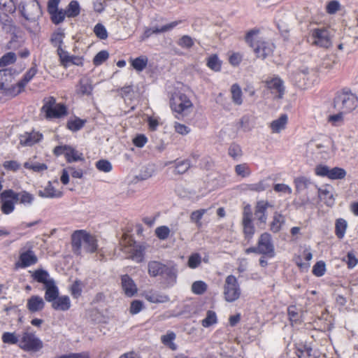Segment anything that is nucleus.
Wrapping results in <instances>:
<instances>
[{"instance_id": "1", "label": "nucleus", "mask_w": 358, "mask_h": 358, "mask_svg": "<svg viewBox=\"0 0 358 358\" xmlns=\"http://www.w3.org/2000/svg\"><path fill=\"white\" fill-rule=\"evenodd\" d=\"M245 41L253 49L258 58L264 59L273 52V45L264 40L257 29L249 31L245 36Z\"/></svg>"}, {"instance_id": "2", "label": "nucleus", "mask_w": 358, "mask_h": 358, "mask_svg": "<svg viewBox=\"0 0 358 358\" xmlns=\"http://www.w3.org/2000/svg\"><path fill=\"white\" fill-rule=\"evenodd\" d=\"M73 252L81 255L82 251L94 252L97 249V243L95 237L85 231H75L71 237Z\"/></svg>"}, {"instance_id": "3", "label": "nucleus", "mask_w": 358, "mask_h": 358, "mask_svg": "<svg viewBox=\"0 0 358 358\" xmlns=\"http://www.w3.org/2000/svg\"><path fill=\"white\" fill-rule=\"evenodd\" d=\"M242 292L237 278L233 275L226 277L223 285V297L227 302L232 303L238 300Z\"/></svg>"}, {"instance_id": "4", "label": "nucleus", "mask_w": 358, "mask_h": 358, "mask_svg": "<svg viewBox=\"0 0 358 358\" xmlns=\"http://www.w3.org/2000/svg\"><path fill=\"white\" fill-rule=\"evenodd\" d=\"M43 102L41 110L45 113L46 118H59L67 114L66 106L63 103H57L54 97H48Z\"/></svg>"}, {"instance_id": "5", "label": "nucleus", "mask_w": 358, "mask_h": 358, "mask_svg": "<svg viewBox=\"0 0 358 358\" xmlns=\"http://www.w3.org/2000/svg\"><path fill=\"white\" fill-rule=\"evenodd\" d=\"M357 97L354 94L343 92L335 98L334 107L342 113H348L357 108Z\"/></svg>"}, {"instance_id": "6", "label": "nucleus", "mask_w": 358, "mask_h": 358, "mask_svg": "<svg viewBox=\"0 0 358 358\" xmlns=\"http://www.w3.org/2000/svg\"><path fill=\"white\" fill-rule=\"evenodd\" d=\"M19 10L27 20L35 22L42 15L39 3L36 0H23L19 4Z\"/></svg>"}, {"instance_id": "7", "label": "nucleus", "mask_w": 358, "mask_h": 358, "mask_svg": "<svg viewBox=\"0 0 358 358\" xmlns=\"http://www.w3.org/2000/svg\"><path fill=\"white\" fill-rule=\"evenodd\" d=\"M43 347L42 341L34 334L23 332L20 338L19 348L26 352H36Z\"/></svg>"}, {"instance_id": "8", "label": "nucleus", "mask_w": 358, "mask_h": 358, "mask_svg": "<svg viewBox=\"0 0 358 358\" xmlns=\"http://www.w3.org/2000/svg\"><path fill=\"white\" fill-rule=\"evenodd\" d=\"M122 250L125 253L129 255L130 258L139 262L143 259V249L141 245H137L133 238L129 235H124L120 243Z\"/></svg>"}, {"instance_id": "9", "label": "nucleus", "mask_w": 358, "mask_h": 358, "mask_svg": "<svg viewBox=\"0 0 358 358\" xmlns=\"http://www.w3.org/2000/svg\"><path fill=\"white\" fill-rule=\"evenodd\" d=\"M310 40L312 45L317 47L328 48L331 45V36L329 29L325 28L313 29Z\"/></svg>"}, {"instance_id": "10", "label": "nucleus", "mask_w": 358, "mask_h": 358, "mask_svg": "<svg viewBox=\"0 0 358 358\" xmlns=\"http://www.w3.org/2000/svg\"><path fill=\"white\" fill-rule=\"evenodd\" d=\"M171 106L178 113H187L193 104L187 95L179 93L173 96Z\"/></svg>"}, {"instance_id": "11", "label": "nucleus", "mask_w": 358, "mask_h": 358, "mask_svg": "<svg viewBox=\"0 0 358 358\" xmlns=\"http://www.w3.org/2000/svg\"><path fill=\"white\" fill-rule=\"evenodd\" d=\"M13 75L8 69L0 70V90H3L5 94L10 96H15L18 94H14L16 91V84L13 85Z\"/></svg>"}, {"instance_id": "12", "label": "nucleus", "mask_w": 358, "mask_h": 358, "mask_svg": "<svg viewBox=\"0 0 358 358\" xmlns=\"http://www.w3.org/2000/svg\"><path fill=\"white\" fill-rule=\"evenodd\" d=\"M315 172L317 176L322 177H327L330 180H339L343 179L346 176L345 169L339 167H334L330 169L326 165L320 164L315 169Z\"/></svg>"}, {"instance_id": "13", "label": "nucleus", "mask_w": 358, "mask_h": 358, "mask_svg": "<svg viewBox=\"0 0 358 358\" xmlns=\"http://www.w3.org/2000/svg\"><path fill=\"white\" fill-rule=\"evenodd\" d=\"M54 153L56 155H64L68 162L84 161V157L82 152L76 150L69 145H59L54 149Z\"/></svg>"}, {"instance_id": "14", "label": "nucleus", "mask_w": 358, "mask_h": 358, "mask_svg": "<svg viewBox=\"0 0 358 358\" xmlns=\"http://www.w3.org/2000/svg\"><path fill=\"white\" fill-rule=\"evenodd\" d=\"M15 192L13 189H6L0 194L1 202V210L3 214H10L15 210Z\"/></svg>"}, {"instance_id": "15", "label": "nucleus", "mask_w": 358, "mask_h": 358, "mask_svg": "<svg viewBox=\"0 0 358 358\" xmlns=\"http://www.w3.org/2000/svg\"><path fill=\"white\" fill-rule=\"evenodd\" d=\"M308 147L310 151H316L318 154L327 155L335 150L334 141L329 138H325L322 141H311Z\"/></svg>"}, {"instance_id": "16", "label": "nucleus", "mask_w": 358, "mask_h": 358, "mask_svg": "<svg viewBox=\"0 0 358 358\" xmlns=\"http://www.w3.org/2000/svg\"><path fill=\"white\" fill-rule=\"evenodd\" d=\"M94 86L92 80L87 76L80 78L75 86V95L78 97L90 96L92 94Z\"/></svg>"}, {"instance_id": "17", "label": "nucleus", "mask_w": 358, "mask_h": 358, "mask_svg": "<svg viewBox=\"0 0 358 358\" xmlns=\"http://www.w3.org/2000/svg\"><path fill=\"white\" fill-rule=\"evenodd\" d=\"M257 252L270 257L274 256V246L271 241V236L268 233H264L260 236L258 241Z\"/></svg>"}, {"instance_id": "18", "label": "nucleus", "mask_w": 358, "mask_h": 358, "mask_svg": "<svg viewBox=\"0 0 358 358\" xmlns=\"http://www.w3.org/2000/svg\"><path fill=\"white\" fill-rule=\"evenodd\" d=\"M252 213L250 206L244 208L243 214L242 224L243 227V232L247 238H250L255 234V227L252 223Z\"/></svg>"}, {"instance_id": "19", "label": "nucleus", "mask_w": 358, "mask_h": 358, "mask_svg": "<svg viewBox=\"0 0 358 358\" xmlns=\"http://www.w3.org/2000/svg\"><path fill=\"white\" fill-rule=\"evenodd\" d=\"M318 196L321 201H323L327 206L331 207L335 203L334 188L328 185H324L318 189Z\"/></svg>"}, {"instance_id": "20", "label": "nucleus", "mask_w": 358, "mask_h": 358, "mask_svg": "<svg viewBox=\"0 0 358 358\" xmlns=\"http://www.w3.org/2000/svg\"><path fill=\"white\" fill-rule=\"evenodd\" d=\"M162 276L166 287H173L176 283L178 277L176 265H168Z\"/></svg>"}, {"instance_id": "21", "label": "nucleus", "mask_w": 358, "mask_h": 358, "mask_svg": "<svg viewBox=\"0 0 358 358\" xmlns=\"http://www.w3.org/2000/svg\"><path fill=\"white\" fill-rule=\"evenodd\" d=\"M121 287L124 294L128 297L134 296L138 291L136 283L128 275L121 277Z\"/></svg>"}, {"instance_id": "22", "label": "nucleus", "mask_w": 358, "mask_h": 358, "mask_svg": "<svg viewBox=\"0 0 358 358\" xmlns=\"http://www.w3.org/2000/svg\"><path fill=\"white\" fill-rule=\"evenodd\" d=\"M142 296L147 301L153 303H166L169 301V296L163 294L154 289L144 291L142 294Z\"/></svg>"}, {"instance_id": "23", "label": "nucleus", "mask_w": 358, "mask_h": 358, "mask_svg": "<svg viewBox=\"0 0 358 358\" xmlns=\"http://www.w3.org/2000/svg\"><path fill=\"white\" fill-rule=\"evenodd\" d=\"M37 257L31 250L23 252L20 255V260L16 263V266L25 268L37 262Z\"/></svg>"}, {"instance_id": "24", "label": "nucleus", "mask_w": 358, "mask_h": 358, "mask_svg": "<svg viewBox=\"0 0 358 358\" xmlns=\"http://www.w3.org/2000/svg\"><path fill=\"white\" fill-rule=\"evenodd\" d=\"M52 308L55 310L67 311L71 306V299L68 296H58L51 304Z\"/></svg>"}, {"instance_id": "25", "label": "nucleus", "mask_w": 358, "mask_h": 358, "mask_svg": "<svg viewBox=\"0 0 358 358\" xmlns=\"http://www.w3.org/2000/svg\"><path fill=\"white\" fill-rule=\"evenodd\" d=\"M44 307L45 301L40 296L34 295L27 300V308L31 313L41 311Z\"/></svg>"}, {"instance_id": "26", "label": "nucleus", "mask_w": 358, "mask_h": 358, "mask_svg": "<svg viewBox=\"0 0 358 358\" xmlns=\"http://www.w3.org/2000/svg\"><path fill=\"white\" fill-rule=\"evenodd\" d=\"M42 138V135L36 131L31 133L26 132L24 134L20 135V144L24 146H31L34 143L38 142Z\"/></svg>"}, {"instance_id": "27", "label": "nucleus", "mask_w": 358, "mask_h": 358, "mask_svg": "<svg viewBox=\"0 0 358 358\" xmlns=\"http://www.w3.org/2000/svg\"><path fill=\"white\" fill-rule=\"evenodd\" d=\"M266 85L268 89L271 90L272 92L278 93L279 98L282 97V94L284 92V86L282 81L278 77H274L268 78L266 80Z\"/></svg>"}, {"instance_id": "28", "label": "nucleus", "mask_w": 358, "mask_h": 358, "mask_svg": "<svg viewBox=\"0 0 358 358\" xmlns=\"http://www.w3.org/2000/svg\"><path fill=\"white\" fill-rule=\"evenodd\" d=\"M37 73V69L36 67H31L29 69L24 75L22 79L16 83V91H14V94H20L24 90L25 85L34 78Z\"/></svg>"}, {"instance_id": "29", "label": "nucleus", "mask_w": 358, "mask_h": 358, "mask_svg": "<svg viewBox=\"0 0 358 358\" xmlns=\"http://www.w3.org/2000/svg\"><path fill=\"white\" fill-rule=\"evenodd\" d=\"M167 264L158 261H151L148 264V272L151 277H157L163 275Z\"/></svg>"}, {"instance_id": "30", "label": "nucleus", "mask_w": 358, "mask_h": 358, "mask_svg": "<svg viewBox=\"0 0 358 358\" xmlns=\"http://www.w3.org/2000/svg\"><path fill=\"white\" fill-rule=\"evenodd\" d=\"M39 196L43 198H59L62 196L63 193L59 189H56L50 182H48V185L44 187L43 189L39 190L38 192Z\"/></svg>"}, {"instance_id": "31", "label": "nucleus", "mask_w": 358, "mask_h": 358, "mask_svg": "<svg viewBox=\"0 0 358 358\" xmlns=\"http://www.w3.org/2000/svg\"><path fill=\"white\" fill-rule=\"evenodd\" d=\"M288 122V117L286 114H282L278 119L270 123V128L272 133L278 134L286 128Z\"/></svg>"}, {"instance_id": "32", "label": "nucleus", "mask_w": 358, "mask_h": 358, "mask_svg": "<svg viewBox=\"0 0 358 358\" xmlns=\"http://www.w3.org/2000/svg\"><path fill=\"white\" fill-rule=\"evenodd\" d=\"M15 202L19 203L24 206H29L33 204L35 196L34 194L25 190L20 192H15Z\"/></svg>"}, {"instance_id": "33", "label": "nucleus", "mask_w": 358, "mask_h": 358, "mask_svg": "<svg viewBox=\"0 0 358 358\" xmlns=\"http://www.w3.org/2000/svg\"><path fill=\"white\" fill-rule=\"evenodd\" d=\"M269 206L268 202L261 201L257 202L255 207V215L257 219L262 224H265L266 222L267 216L266 215V210Z\"/></svg>"}, {"instance_id": "34", "label": "nucleus", "mask_w": 358, "mask_h": 358, "mask_svg": "<svg viewBox=\"0 0 358 358\" xmlns=\"http://www.w3.org/2000/svg\"><path fill=\"white\" fill-rule=\"evenodd\" d=\"M32 277L38 282L43 284L44 287L54 282V280L50 277L49 273L43 269L36 270L33 273Z\"/></svg>"}, {"instance_id": "35", "label": "nucleus", "mask_w": 358, "mask_h": 358, "mask_svg": "<svg viewBox=\"0 0 358 358\" xmlns=\"http://www.w3.org/2000/svg\"><path fill=\"white\" fill-rule=\"evenodd\" d=\"M129 62L136 71L141 72L147 67L148 58L145 55H141L134 59L130 58Z\"/></svg>"}, {"instance_id": "36", "label": "nucleus", "mask_w": 358, "mask_h": 358, "mask_svg": "<svg viewBox=\"0 0 358 358\" xmlns=\"http://www.w3.org/2000/svg\"><path fill=\"white\" fill-rule=\"evenodd\" d=\"M45 289V299L48 302H52L59 296V289L55 281L44 287Z\"/></svg>"}, {"instance_id": "37", "label": "nucleus", "mask_w": 358, "mask_h": 358, "mask_svg": "<svg viewBox=\"0 0 358 358\" xmlns=\"http://www.w3.org/2000/svg\"><path fill=\"white\" fill-rule=\"evenodd\" d=\"M230 91L233 103L238 106L241 105L243 103V93L239 85H232Z\"/></svg>"}, {"instance_id": "38", "label": "nucleus", "mask_w": 358, "mask_h": 358, "mask_svg": "<svg viewBox=\"0 0 358 358\" xmlns=\"http://www.w3.org/2000/svg\"><path fill=\"white\" fill-rule=\"evenodd\" d=\"M285 223V217L278 212H275L273 215V221L270 225V229L274 232L277 233L280 229L283 224Z\"/></svg>"}, {"instance_id": "39", "label": "nucleus", "mask_w": 358, "mask_h": 358, "mask_svg": "<svg viewBox=\"0 0 358 358\" xmlns=\"http://www.w3.org/2000/svg\"><path fill=\"white\" fill-rule=\"evenodd\" d=\"M176 338V334L169 331L165 335L161 336V341L164 345L169 346L172 350H176L177 345L173 343Z\"/></svg>"}, {"instance_id": "40", "label": "nucleus", "mask_w": 358, "mask_h": 358, "mask_svg": "<svg viewBox=\"0 0 358 358\" xmlns=\"http://www.w3.org/2000/svg\"><path fill=\"white\" fill-rule=\"evenodd\" d=\"M24 168H26L27 169H30V170L33 171L34 172H37V173L43 172L48 169L46 164H45L43 163H38L36 162H34L33 160H29V161L26 162L24 164Z\"/></svg>"}, {"instance_id": "41", "label": "nucleus", "mask_w": 358, "mask_h": 358, "mask_svg": "<svg viewBox=\"0 0 358 358\" xmlns=\"http://www.w3.org/2000/svg\"><path fill=\"white\" fill-rule=\"evenodd\" d=\"M217 322V317L215 312L208 310L206 317L202 320L201 324L203 327H209Z\"/></svg>"}, {"instance_id": "42", "label": "nucleus", "mask_w": 358, "mask_h": 358, "mask_svg": "<svg viewBox=\"0 0 358 358\" xmlns=\"http://www.w3.org/2000/svg\"><path fill=\"white\" fill-rule=\"evenodd\" d=\"M347 229V222L344 219L339 218L336 220L335 226V233L338 238H342L345 236Z\"/></svg>"}, {"instance_id": "43", "label": "nucleus", "mask_w": 358, "mask_h": 358, "mask_svg": "<svg viewBox=\"0 0 358 358\" xmlns=\"http://www.w3.org/2000/svg\"><path fill=\"white\" fill-rule=\"evenodd\" d=\"M2 341L9 345L19 344L20 338L15 332H4L2 335Z\"/></svg>"}, {"instance_id": "44", "label": "nucleus", "mask_w": 358, "mask_h": 358, "mask_svg": "<svg viewBox=\"0 0 358 358\" xmlns=\"http://www.w3.org/2000/svg\"><path fill=\"white\" fill-rule=\"evenodd\" d=\"M207 284L202 280H197L192 285V292L198 295L203 294L207 289Z\"/></svg>"}, {"instance_id": "45", "label": "nucleus", "mask_w": 358, "mask_h": 358, "mask_svg": "<svg viewBox=\"0 0 358 358\" xmlns=\"http://www.w3.org/2000/svg\"><path fill=\"white\" fill-rule=\"evenodd\" d=\"M65 11L66 16L69 17H73L78 15L80 13L78 3L76 1H71Z\"/></svg>"}, {"instance_id": "46", "label": "nucleus", "mask_w": 358, "mask_h": 358, "mask_svg": "<svg viewBox=\"0 0 358 358\" xmlns=\"http://www.w3.org/2000/svg\"><path fill=\"white\" fill-rule=\"evenodd\" d=\"M0 9L9 13H13L16 6L13 0H0Z\"/></svg>"}, {"instance_id": "47", "label": "nucleus", "mask_w": 358, "mask_h": 358, "mask_svg": "<svg viewBox=\"0 0 358 358\" xmlns=\"http://www.w3.org/2000/svg\"><path fill=\"white\" fill-rule=\"evenodd\" d=\"M85 122V120L80 118H75L68 122L67 127L71 131H76L80 130L84 126Z\"/></svg>"}, {"instance_id": "48", "label": "nucleus", "mask_w": 358, "mask_h": 358, "mask_svg": "<svg viewBox=\"0 0 358 358\" xmlns=\"http://www.w3.org/2000/svg\"><path fill=\"white\" fill-rule=\"evenodd\" d=\"M310 73V69L308 67L302 66L296 73H294L293 79L296 83H301Z\"/></svg>"}, {"instance_id": "49", "label": "nucleus", "mask_w": 358, "mask_h": 358, "mask_svg": "<svg viewBox=\"0 0 358 358\" xmlns=\"http://www.w3.org/2000/svg\"><path fill=\"white\" fill-rule=\"evenodd\" d=\"M201 263V257L199 253H193L192 254L187 262V266L190 268H197Z\"/></svg>"}, {"instance_id": "50", "label": "nucleus", "mask_w": 358, "mask_h": 358, "mask_svg": "<svg viewBox=\"0 0 358 358\" xmlns=\"http://www.w3.org/2000/svg\"><path fill=\"white\" fill-rule=\"evenodd\" d=\"M207 65L210 69L215 71H219L221 69V62L217 55L210 56L208 59Z\"/></svg>"}, {"instance_id": "51", "label": "nucleus", "mask_w": 358, "mask_h": 358, "mask_svg": "<svg viewBox=\"0 0 358 358\" xmlns=\"http://www.w3.org/2000/svg\"><path fill=\"white\" fill-rule=\"evenodd\" d=\"M50 15L51 16L52 21L56 24L63 22L66 16V11L62 9L57 10L55 12L50 13Z\"/></svg>"}, {"instance_id": "52", "label": "nucleus", "mask_w": 358, "mask_h": 358, "mask_svg": "<svg viewBox=\"0 0 358 358\" xmlns=\"http://www.w3.org/2000/svg\"><path fill=\"white\" fill-rule=\"evenodd\" d=\"M206 209H199L193 211L190 215V220L192 222L196 223V224L198 227H201V222H200V220L202 218L203 215L206 213Z\"/></svg>"}, {"instance_id": "53", "label": "nucleus", "mask_w": 358, "mask_h": 358, "mask_svg": "<svg viewBox=\"0 0 358 358\" xmlns=\"http://www.w3.org/2000/svg\"><path fill=\"white\" fill-rule=\"evenodd\" d=\"M190 167V164L188 160H182L178 162L174 169V172L178 174H182L185 173Z\"/></svg>"}, {"instance_id": "54", "label": "nucleus", "mask_w": 358, "mask_h": 358, "mask_svg": "<svg viewBox=\"0 0 358 358\" xmlns=\"http://www.w3.org/2000/svg\"><path fill=\"white\" fill-rule=\"evenodd\" d=\"M171 230L166 226H161L155 229V234L160 240L166 239L170 234Z\"/></svg>"}, {"instance_id": "55", "label": "nucleus", "mask_w": 358, "mask_h": 358, "mask_svg": "<svg viewBox=\"0 0 358 358\" xmlns=\"http://www.w3.org/2000/svg\"><path fill=\"white\" fill-rule=\"evenodd\" d=\"M16 60V55L14 52H8L0 59V66H4L13 64Z\"/></svg>"}, {"instance_id": "56", "label": "nucleus", "mask_w": 358, "mask_h": 358, "mask_svg": "<svg viewBox=\"0 0 358 358\" xmlns=\"http://www.w3.org/2000/svg\"><path fill=\"white\" fill-rule=\"evenodd\" d=\"M96 167L99 171L105 173L110 172L112 170L111 163L109 161L105 159H101L96 162Z\"/></svg>"}, {"instance_id": "57", "label": "nucleus", "mask_w": 358, "mask_h": 358, "mask_svg": "<svg viewBox=\"0 0 358 358\" xmlns=\"http://www.w3.org/2000/svg\"><path fill=\"white\" fill-rule=\"evenodd\" d=\"M64 38V34L62 31H57L54 33L51 37V42L55 47L62 48L63 43V39Z\"/></svg>"}, {"instance_id": "58", "label": "nucleus", "mask_w": 358, "mask_h": 358, "mask_svg": "<svg viewBox=\"0 0 358 358\" xmlns=\"http://www.w3.org/2000/svg\"><path fill=\"white\" fill-rule=\"evenodd\" d=\"M178 45L183 48H190L194 45V42L189 36L185 35L178 40Z\"/></svg>"}, {"instance_id": "59", "label": "nucleus", "mask_w": 358, "mask_h": 358, "mask_svg": "<svg viewBox=\"0 0 358 358\" xmlns=\"http://www.w3.org/2000/svg\"><path fill=\"white\" fill-rule=\"evenodd\" d=\"M109 57V54L106 50H102L98 52L93 59V63L96 66L101 65Z\"/></svg>"}, {"instance_id": "60", "label": "nucleus", "mask_w": 358, "mask_h": 358, "mask_svg": "<svg viewBox=\"0 0 358 358\" xmlns=\"http://www.w3.org/2000/svg\"><path fill=\"white\" fill-rule=\"evenodd\" d=\"M326 271V265L325 263L322 261L317 262L313 268V273L317 277L322 276Z\"/></svg>"}, {"instance_id": "61", "label": "nucleus", "mask_w": 358, "mask_h": 358, "mask_svg": "<svg viewBox=\"0 0 358 358\" xmlns=\"http://www.w3.org/2000/svg\"><path fill=\"white\" fill-rule=\"evenodd\" d=\"M179 22H180L178 21H174L169 24L162 26L161 28L152 27V34H159L168 31L174 28L175 27H176L179 24Z\"/></svg>"}, {"instance_id": "62", "label": "nucleus", "mask_w": 358, "mask_h": 358, "mask_svg": "<svg viewBox=\"0 0 358 358\" xmlns=\"http://www.w3.org/2000/svg\"><path fill=\"white\" fill-rule=\"evenodd\" d=\"M71 295L77 299L78 298L82 292L81 282L78 280H76L70 287Z\"/></svg>"}, {"instance_id": "63", "label": "nucleus", "mask_w": 358, "mask_h": 358, "mask_svg": "<svg viewBox=\"0 0 358 358\" xmlns=\"http://www.w3.org/2000/svg\"><path fill=\"white\" fill-rule=\"evenodd\" d=\"M296 189L297 192L302 191L307 188L309 180L306 178H297L294 180Z\"/></svg>"}, {"instance_id": "64", "label": "nucleus", "mask_w": 358, "mask_h": 358, "mask_svg": "<svg viewBox=\"0 0 358 358\" xmlns=\"http://www.w3.org/2000/svg\"><path fill=\"white\" fill-rule=\"evenodd\" d=\"M312 349L310 348H303L302 350H298L297 355L299 358H315V356L312 354Z\"/></svg>"}]
</instances>
